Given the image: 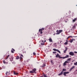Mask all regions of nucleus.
Returning a JSON list of instances; mask_svg holds the SVG:
<instances>
[{
  "label": "nucleus",
  "instance_id": "1",
  "mask_svg": "<svg viewBox=\"0 0 77 77\" xmlns=\"http://www.w3.org/2000/svg\"><path fill=\"white\" fill-rule=\"evenodd\" d=\"M56 57H57H57H58L59 58H62L63 59H65V58H67V57H69V55H66V56L65 57H61L60 56V55H59V54H57L56 55Z\"/></svg>",
  "mask_w": 77,
  "mask_h": 77
},
{
  "label": "nucleus",
  "instance_id": "2",
  "mask_svg": "<svg viewBox=\"0 0 77 77\" xmlns=\"http://www.w3.org/2000/svg\"><path fill=\"white\" fill-rule=\"evenodd\" d=\"M62 30H59V31H58V30H57V33L56 34V35H59V34H60V33H61V32H62Z\"/></svg>",
  "mask_w": 77,
  "mask_h": 77
},
{
  "label": "nucleus",
  "instance_id": "3",
  "mask_svg": "<svg viewBox=\"0 0 77 77\" xmlns=\"http://www.w3.org/2000/svg\"><path fill=\"white\" fill-rule=\"evenodd\" d=\"M69 54L71 56H74V54L72 52H70L69 53Z\"/></svg>",
  "mask_w": 77,
  "mask_h": 77
},
{
  "label": "nucleus",
  "instance_id": "4",
  "mask_svg": "<svg viewBox=\"0 0 77 77\" xmlns=\"http://www.w3.org/2000/svg\"><path fill=\"white\" fill-rule=\"evenodd\" d=\"M69 62L67 61H66L63 64V65L64 66H65L66 65V63H69Z\"/></svg>",
  "mask_w": 77,
  "mask_h": 77
},
{
  "label": "nucleus",
  "instance_id": "5",
  "mask_svg": "<svg viewBox=\"0 0 77 77\" xmlns=\"http://www.w3.org/2000/svg\"><path fill=\"white\" fill-rule=\"evenodd\" d=\"M53 50L54 51H57V52H58L59 53H60V51L59 50L56 49H53Z\"/></svg>",
  "mask_w": 77,
  "mask_h": 77
},
{
  "label": "nucleus",
  "instance_id": "6",
  "mask_svg": "<svg viewBox=\"0 0 77 77\" xmlns=\"http://www.w3.org/2000/svg\"><path fill=\"white\" fill-rule=\"evenodd\" d=\"M69 72H64L63 75H64V76H66V74H69Z\"/></svg>",
  "mask_w": 77,
  "mask_h": 77
},
{
  "label": "nucleus",
  "instance_id": "7",
  "mask_svg": "<svg viewBox=\"0 0 77 77\" xmlns=\"http://www.w3.org/2000/svg\"><path fill=\"white\" fill-rule=\"evenodd\" d=\"M63 71H62L60 74H58V75H62V74H63Z\"/></svg>",
  "mask_w": 77,
  "mask_h": 77
},
{
  "label": "nucleus",
  "instance_id": "8",
  "mask_svg": "<svg viewBox=\"0 0 77 77\" xmlns=\"http://www.w3.org/2000/svg\"><path fill=\"white\" fill-rule=\"evenodd\" d=\"M66 49L64 51V53H66V51H67V50L68 49V48L67 47H66Z\"/></svg>",
  "mask_w": 77,
  "mask_h": 77
},
{
  "label": "nucleus",
  "instance_id": "9",
  "mask_svg": "<svg viewBox=\"0 0 77 77\" xmlns=\"http://www.w3.org/2000/svg\"><path fill=\"white\" fill-rule=\"evenodd\" d=\"M44 30V28H42L41 29H39V32H40L41 31H41H42V30Z\"/></svg>",
  "mask_w": 77,
  "mask_h": 77
},
{
  "label": "nucleus",
  "instance_id": "10",
  "mask_svg": "<svg viewBox=\"0 0 77 77\" xmlns=\"http://www.w3.org/2000/svg\"><path fill=\"white\" fill-rule=\"evenodd\" d=\"M74 68V66H73L70 69V71H71L72 69H73Z\"/></svg>",
  "mask_w": 77,
  "mask_h": 77
},
{
  "label": "nucleus",
  "instance_id": "11",
  "mask_svg": "<svg viewBox=\"0 0 77 77\" xmlns=\"http://www.w3.org/2000/svg\"><path fill=\"white\" fill-rule=\"evenodd\" d=\"M15 51V50H14V49L12 48V50H11V53H14V51Z\"/></svg>",
  "mask_w": 77,
  "mask_h": 77
},
{
  "label": "nucleus",
  "instance_id": "12",
  "mask_svg": "<svg viewBox=\"0 0 77 77\" xmlns=\"http://www.w3.org/2000/svg\"><path fill=\"white\" fill-rule=\"evenodd\" d=\"M49 40L50 42H52V39H51V38H50L49 39Z\"/></svg>",
  "mask_w": 77,
  "mask_h": 77
},
{
  "label": "nucleus",
  "instance_id": "13",
  "mask_svg": "<svg viewBox=\"0 0 77 77\" xmlns=\"http://www.w3.org/2000/svg\"><path fill=\"white\" fill-rule=\"evenodd\" d=\"M33 71V72H35L36 71V69L35 68H34L32 70Z\"/></svg>",
  "mask_w": 77,
  "mask_h": 77
},
{
  "label": "nucleus",
  "instance_id": "14",
  "mask_svg": "<svg viewBox=\"0 0 77 77\" xmlns=\"http://www.w3.org/2000/svg\"><path fill=\"white\" fill-rule=\"evenodd\" d=\"M66 69H63V70L62 71H63H63H66Z\"/></svg>",
  "mask_w": 77,
  "mask_h": 77
},
{
  "label": "nucleus",
  "instance_id": "15",
  "mask_svg": "<svg viewBox=\"0 0 77 77\" xmlns=\"http://www.w3.org/2000/svg\"><path fill=\"white\" fill-rule=\"evenodd\" d=\"M18 73H16L15 72H14V74H15V75H17Z\"/></svg>",
  "mask_w": 77,
  "mask_h": 77
},
{
  "label": "nucleus",
  "instance_id": "16",
  "mask_svg": "<svg viewBox=\"0 0 77 77\" xmlns=\"http://www.w3.org/2000/svg\"><path fill=\"white\" fill-rule=\"evenodd\" d=\"M30 73H34V72H33V70L31 71L30 72Z\"/></svg>",
  "mask_w": 77,
  "mask_h": 77
},
{
  "label": "nucleus",
  "instance_id": "17",
  "mask_svg": "<svg viewBox=\"0 0 77 77\" xmlns=\"http://www.w3.org/2000/svg\"><path fill=\"white\" fill-rule=\"evenodd\" d=\"M10 60L11 61H12L13 60V58H10Z\"/></svg>",
  "mask_w": 77,
  "mask_h": 77
},
{
  "label": "nucleus",
  "instance_id": "18",
  "mask_svg": "<svg viewBox=\"0 0 77 77\" xmlns=\"http://www.w3.org/2000/svg\"><path fill=\"white\" fill-rule=\"evenodd\" d=\"M71 58H69L67 60V61H70V60H71Z\"/></svg>",
  "mask_w": 77,
  "mask_h": 77
},
{
  "label": "nucleus",
  "instance_id": "19",
  "mask_svg": "<svg viewBox=\"0 0 77 77\" xmlns=\"http://www.w3.org/2000/svg\"><path fill=\"white\" fill-rule=\"evenodd\" d=\"M77 20L76 18H75V19L73 20V22H75V20Z\"/></svg>",
  "mask_w": 77,
  "mask_h": 77
},
{
  "label": "nucleus",
  "instance_id": "20",
  "mask_svg": "<svg viewBox=\"0 0 77 77\" xmlns=\"http://www.w3.org/2000/svg\"><path fill=\"white\" fill-rule=\"evenodd\" d=\"M20 58L19 57V56H17V57L16 58V59H19Z\"/></svg>",
  "mask_w": 77,
  "mask_h": 77
},
{
  "label": "nucleus",
  "instance_id": "21",
  "mask_svg": "<svg viewBox=\"0 0 77 77\" xmlns=\"http://www.w3.org/2000/svg\"><path fill=\"white\" fill-rule=\"evenodd\" d=\"M74 65H77V62H76L75 63H74Z\"/></svg>",
  "mask_w": 77,
  "mask_h": 77
},
{
  "label": "nucleus",
  "instance_id": "22",
  "mask_svg": "<svg viewBox=\"0 0 77 77\" xmlns=\"http://www.w3.org/2000/svg\"><path fill=\"white\" fill-rule=\"evenodd\" d=\"M64 44H65V45H67V44H68V42H66L65 43H64Z\"/></svg>",
  "mask_w": 77,
  "mask_h": 77
},
{
  "label": "nucleus",
  "instance_id": "23",
  "mask_svg": "<svg viewBox=\"0 0 77 77\" xmlns=\"http://www.w3.org/2000/svg\"><path fill=\"white\" fill-rule=\"evenodd\" d=\"M45 66V64L44 63L43 64V66H42V67H44V66Z\"/></svg>",
  "mask_w": 77,
  "mask_h": 77
},
{
  "label": "nucleus",
  "instance_id": "24",
  "mask_svg": "<svg viewBox=\"0 0 77 77\" xmlns=\"http://www.w3.org/2000/svg\"><path fill=\"white\" fill-rule=\"evenodd\" d=\"M73 42V41H72V40H71L70 41V42H71V43H72V42Z\"/></svg>",
  "mask_w": 77,
  "mask_h": 77
},
{
  "label": "nucleus",
  "instance_id": "25",
  "mask_svg": "<svg viewBox=\"0 0 77 77\" xmlns=\"http://www.w3.org/2000/svg\"><path fill=\"white\" fill-rule=\"evenodd\" d=\"M75 26H73V27H72L73 29H75Z\"/></svg>",
  "mask_w": 77,
  "mask_h": 77
},
{
  "label": "nucleus",
  "instance_id": "26",
  "mask_svg": "<svg viewBox=\"0 0 77 77\" xmlns=\"http://www.w3.org/2000/svg\"><path fill=\"white\" fill-rule=\"evenodd\" d=\"M41 45H44V44L43 43H42L41 44Z\"/></svg>",
  "mask_w": 77,
  "mask_h": 77
},
{
  "label": "nucleus",
  "instance_id": "27",
  "mask_svg": "<svg viewBox=\"0 0 77 77\" xmlns=\"http://www.w3.org/2000/svg\"><path fill=\"white\" fill-rule=\"evenodd\" d=\"M53 54H55V53H56V52H53Z\"/></svg>",
  "mask_w": 77,
  "mask_h": 77
},
{
  "label": "nucleus",
  "instance_id": "28",
  "mask_svg": "<svg viewBox=\"0 0 77 77\" xmlns=\"http://www.w3.org/2000/svg\"><path fill=\"white\" fill-rule=\"evenodd\" d=\"M9 55H8L7 56V57L6 58V59L8 58V57H9Z\"/></svg>",
  "mask_w": 77,
  "mask_h": 77
},
{
  "label": "nucleus",
  "instance_id": "29",
  "mask_svg": "<svg viewBox=\"0 0 77 77\" xmlns=\"http://www.w3.org/2000/svg\"><path fill=\"white\" fill-rule=\"evenodd\" d=\"M44 77H47V75H45V74H44Z\"/></svg>",
  "mask_w": 77,
  "mask_h": 77
},
{
  "label": "nucleus",
  "instance_id": "30",
  "mask_svg": "<svg viewBox=\"0 0 77 77\" xmlns=\"http://www.w3.org/2000/svg\"><path fill=\"white\" fill-rule=\"evenodd\" d=\"M3 62L4 63H5V60L3 61Z\"/></svg>",
  "mask_w": 77,
  "mask_h": 77
},
{
  "label": "nucleus",
  "instance_id": "31",
  "mask_svg": "<svg viewBox=\"0 0 77 77\" xmlns=\"http://www.w3.org/2000/svg\"><path fill=\"white\" fill-rule=\"evenodd\" d=\"M33 54H34V55H35L36 54V53H35V52H34L33 53Z\"/></svg>",
  "mask_w": 77,
  "mask_h": 77
},
{
  "label": "nucleus",
  "instance_id": "32",
  "mask_svg": "<svg viewBox=\"0 0 77 77\" xmlns=\"http://www.w3.org/2000/svg\"><path fill=\"white\" fill-rule=\"evenodd\" d=\"M8 72H6V73H5V74H6V75H7V74H8Z\"/></svg>",
  "mask_w": 77,
  "mask_h": 77
},
{
  "label": "nucleus",
  "instance_id": "33",
  "mask_svg": "<svg viewBox=\"0 0 77 77\" xmlns=\"http://www.w3.org/2000/svg\"><path fill=\"white\" fill-rule=\"evenodd\" d=\"M72 40L73 41H75V39H74V38H73L72 39Z\"/></svg>",
  "mask_w": 77,
  "mask_h": 77
},
{
  "label": "nucleus",
  "instance_id": "34",
  "mask_svg": "<svg viewBox=\"0 0 77 77\" xmlns=\"http://www.w3.org/2000/svg\"><path fill=\"white\" fill-rule=\"evenodd\" d=\"M40 33H41V34H42V31H40Z\"/></svg>",
  "mask_w": 77,
  "mask_h": 77
},
{
  "label": "nucleus",
  "instance_id": "35",
  "mask_svg": "<svg viewBox=\"0 0 77 77\" xmlns=\"http://www.w3.org/2000/svg\"><path fill=\"white\" fill-rule=\"evenodd\" d=\"M72 36H69V38H72Z\"/></svg>",
  "mask_w": 77,
  "mask_h": 77
},
{
  "label": "nucleus",
  "instance_id": "36",
  "mask_svg": "<svg viewBox=\"0 0 77 77\" xmlns=\"http://www.w3.org/2000/svg\"><path fill=\"white\" fill-rule=\"evenodd\" d=\"M74 53H77V52L75 51L74 52Z\"/></svg>",
  "mask_w": 77,
  "mask_h": 77
},
{
  "label": "nucleus",
  "instance_id": "37",
  "mask_svg": "<svg viewBox=\"0 0 77 77\" xmlns=\"http://www.w3.org/2000/svg\"><path fill=\"white\" fill-rule=\"evenodd\" d=\"M20 59H22V57H20Z\"/></svg>",
  "mask_w": 77,
  "mask_h": 77
},
{
  "label": "nucleus",
  "instance_id": "38",
  "mask_svg": "<svg viewBox=\"0 0 77 77\" xmlns=\"http://www.w3.org/2000/svg\"><path fill=\"white\" fill-rule=\"evenodd\" d=\"M51 62L52 63H53V61H52V60L51 61Z\"/></svg>",
  "mask_w": 77,
  "mask_h": 77
},
{
  "label": "nucleus",
  "instance_id": "39",
  "mask_svg": "<svg viewBox=\"0 0 77 77\" xmlns=\"http://www.w3.org/2000/svg\"><path fill=\"white\" fill-rule=\"evenodd\" d=\"M42 42H44V41L42 40Z\"/></svg>",
  "mask_w": 77,
  "mask_h": 77
},
{
  "label": "nucleus",
  "instance_id": "40",
  "mask_svg": "<svg viewBox=\"0 0 77 77\" xmlns=\"http://www.w3.org/2000/svg\"><path fill=\"white\" fill-rule=\"evenodd\" d=\"M46 42V40H45V42Z\"/></svg>",
  "mask_w": 77,
  "mask_h": 77
},
{
  "label": "nucleus",
  "instance_id": "41",
  "mask_svg": "<svg viewBox=\"0 0 77 77\" xmlns=\"http://www.w3.org/2000/svg\"><path fill=\"white\" fill-rule=\"evenodd\" d=\"M69 37H68V38H67V39H68V38H69Z\"/></svg>",
  "mask_w": 77,
  "mask_h": 77
},
{
  "label": "nucleus",
  "instance_id": "42",
  "mask_svg": "<svg viewBox=\"0 0 77 77\" xmlns=\"http://www.w3.org/2000/svg\"><path fill=\"white\" fill-rule=\"evenodd\" d=\"M21 56H23V55H22V54H21Z\"/></svg>",
  "mask_w": 77,
  "mask_h": 77
},
{
  "label": "nucleus",
  "instance_id": "43",
  "mask_svg": "<svg viewBox=\"0 0 77 77\" xmlns=\"http://www.w3.org/2000/svg\"><path fill=\"white\" fill-rule=\"evenodd\" d=\"M75 37H77V36H75Z\"/></svg>",
  "mask_w": 77,
  "mask_h": 77
}]
</instances>
